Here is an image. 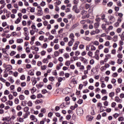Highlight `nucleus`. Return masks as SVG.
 <instances>
[{"instance_id": "nucleus-32", "label": "nucleus", "mask_w": 124, "mask_h": 124, "mask_svg": "<svg viewBox=\"0 0 124 124\" xmlns=\"http://www.w3.org/2000/svg\"><path fill=\"white\" fill-rule=\"evenodd\" d=\"M2 102H5L6 101H7V98L6 96H4L1 99Z\"/></svg>"}, {"instance_id": "nucleus-11", "label": "nucleus", "mask_w": 124, "mask_h": 124, "mask_svg": "<svg viewBox=\"0 0 124 124\" xmlns=\"http://www.w3.org/2000/svg\"><path fill=\"white\" fill-rule=\"evenodd\" d=\"M5 104L7 106L9 105V106H13V102L12 101H7L6 103Z\"/></svg>"}, {"instance_id": "nucleus-40", "label": "nucleus", "mask_w": 124, "mask_h": 124, "mask_svg": "<svg viewBox=\"0 0 124 124\" xmlns=\"http://www.w3.org/2000/svg\"><path fill=\"white\" fill-rule=\"evenodd\" d=\"M66 51L67 52H71V48L70 47H69V46H66Z\"/></svg>"}, {"instance_id": "nucleus-1", "label": "nucleus", "mask_w": 124, "mask_h": 124, "mask_svg": "<svg viewBox=\"0 0 124 124\" xmlns=\"http://www.w3.org/2000/svg\"><path fill=\"white\" fill-rule=\"evenodd\" d=\"M81 14L82 15V19H85V18H89L90 16L88 14V12L87 11L83 10L81 12Z\"/></svg>"}, {"instance_id": "nucleus-3", "label": "nucleus", "mask_w": 124, "mask_h": 124, "mask_svg": "<svg viewBox=\"0 0 124 124\" xmlns=\"http://www.w3.org/2000/svg\"><path fill=\"white\" fill-rule=\"evenodd\" d=\"M73 11L75 12V13H79L80 12V10L78 9L77 5H75L73 7Z\"/></svg>"}, {"instance_id": "nucleus-63", "label": "nucleus", "mask_w": 124, "mask_h": 124, "mask_svg": "<svg viewBox=\"0 0 124 124\" xmlns=\"http://www.w3.org/2000/svg\"><path fill=\"white\" fill-rule=\"evenodd\" d=\"M19 99L16 98L15 99V104H19Z\"/></svg>"}, {"instance_id": "nucleus-27", "label": "nucleus", "mask_w": 124, "mask_h": 124, "mask_svg": "<svg viewBox=\"0 0 124 124\" xmlns=\"http://www.w3.org/2000/svg\"><path fill=\"white\" fill-rule=\"evenodd\" d=\"M8 80H9V82H10L11 84H13L14 83V79H13V78H12V77H10L8 78Z\"/></svg>"}, {"instance_id": "nucleus-19", "label": "nucleus", "mask_w": 124, "mask_h": 124, "mask_svg": "<svg viewBox=\"0 0 124 124\" xmlns=\"http://www.w3.org/2000/svg\"><path fill=\"white\" fill-rule=\"evenodd\" d=\"M16 49L18 52H22L23 51V47L21 46H17Z\"/></svg>"}, {"instance_id": "nucleus-57", "label": "nucleus", "mask_w": 124, "mask_h": 124, "mask_svg": "<svg viewBox=\"0 0 124 124\" xmlns=\"http://www.w3.org/2000/svg\"><path fill=\"white\" fill-rule=\"evenodd\" d=\"M101 28L104 31H105V30H106V24H103L101 25Z\"/></svg>"}, {"instance_id": "nucleus-51", "label": "nucleus", "mask_w": 124, "mask_h": 124, "mask_svg": "<svg viewBox=\"0 0 124 124\" xmlns=\"http://www.w3.org/2000/svg\"><path fill=\"white\" fill-rule=\"evenodd\" d=\"M16 54V51H12L10 53V56L11 57H13V56H14Z\"/></svg>"}, {"instance_id": "nucleus-50", "label": "nucleus", "mask_w": 124, "mask_h": 124, "mask_svg": "<svg viewBox=\"0 0 124 124\" xmlns=\"http://www.w3.org/2000/svg\"><path fill=\"white\" fill-rule=\"evenodd\" d=\"M80 51H79V50H77L75 52V56H79V55H80Z\"/></svg>"}, {"instance_id": "nucleus-37", "label": "nucleus", "mask_w": 124, "mask_h": 124, "mask_svg": "<svg viewBox=\"0 0 124 124\" xmlns=\"http://www.w3.org/2000/svg\"><path fill=\"white\" fill-rule=\"evenodd\" d=\"M13 75L15 77H18V75H19V73H18V72H15L13 73Z\"/></svg>"}, {"instance_id": "nucleus-41", "label": "nucleus", "mask_w": 124, "mask_h": 124, "mask_svg": "<svg viewBox=\"0 0 124 124\" xmlns=\"http://www.w3.org/2000/svg\"><path fill=\"white\" fill-rule=\"evenodd\" d=\"M8 98H9V99L10 100H12V99H13V98H14V97H13V95L11 94H10L9 95H8Z\"/></svg>"}, {"instance_id": "nucleus-59", "label": "nucleus", "mask_w": 124, "mask_h": 124, "mask_svg": "<svg viewBox=\"0 0 124 124\" xmlns=\"http://www.w3.org/2000/svg\"><path fill=\"white\" fill-rule=\"evenodd\" d=\"M104 52L106 54H107V53H109V48H105L104 49Z\"/></svg>"}, {"instance_id": "nucleus-12", "label": "nucleus", "mask_w": 124, "mask_h": 124, "mask_svg": "<svg viewBox=\"0 0 124 124\" xmlns=\"http://www.w3.org/2000/svg\"><path fill=\"white\" fill-rule=\"evenodd\" d=\"M31 81L32 82V84L33 86H35L36 83H37V81H36V78L35 77H32Z\"/></svg>"}, {"instance_id": "nucleus-26", "label": "nucleus", "mask_w": 124, "mask_h": 124, "mask_svg": "<svg viewBox=\"0 0 124 124\" xmlns=\"http://www.w3.org/2000/svg\"><path fill=\"white\" fill-rule=\"evenodd\" d=\"M43 14V13L42 12V10H39L38 11V13H37L38 16H42Z\"/></svg>"}, {"instance_id": "nucleus-36", "label": "nucleus", "mask_w": 124, "mask_h": 124, "mask_svg": "<svg viewBox=\"0 0 124 124\" xmlns=\"http://www.w3.org/2000/svg\"><path fill=\"white\" fill-rule=\"evenodd\" d=\"M70 61H67L65 62V64L66 66H69V65H70Z\"/></svg>"}, {"instance_id": "nucleus-46", "label": "nucleus", "mask_w": 124, "mask_h": 124, "mask_svg": "<svg viewBox=\"0 0 124 124\" xmlns=\"http://www.w3.org/2000/svg\"><path fill=\"white\" fill-rule=\"evenodd\" d=\"M115 101L116 102H121V99L118 96L115 97Z\"/></svg>"}, {"instance_id": "nucleus-58", "label": "nucleus", "mask_w": 124, "mask_h": 124, "mask_svg": "<svg viewBox=\"0 0 124 124\" xmlns=\"http://www.w3.org/2000/svg\"><path fill=\"white\" fill-rule=\"evenodd\" d=\"M81 62H77L76 63V65H77V67H80V66H81Z\"/></svg>"}, {"instance_id": "nucleus-21", "label": "nucleus", "mask_w": 124, "mask_h": 124, "mask_svg": "<svg viewBox=\"0 0 124 124\" xmlns=\"http://www.w3.org/2000/svg\"><path fill=\"white\" fill-rule=\"evenodd\" d=\"M93 44L95 46H98L99 45V42L98 41H94L92 42Z\"/></svg>"}, {"instance_id": "nucleus-5", "label": "nucleus", "mask_w": 124, "mask_h": 124, "mask_svg": "<svg viewBox=\"0 0 124 124\" xmlns=\"http://www.w3.org/2000/svg\"><path fill=\"white\" fill-rule=\"evenodd\" d=\"M79 22H76L74 23L71 27V30H74V29H76V28H77V27L79 26Z\"/></svg>"}, {"instance_id": "nucleus-54", "label": "nucleus", "mask_w": 124, "mask_h": 124, "mask_svg": "<svg viewBox=\"0 0 124 124\" xmlns=\"http://www.w3.org/2000/svg\"><path fill=\"white\" fill-rule=\"evenodd\" d=\"M105 17L106 16L105 15L103 14L101 16V20H102V21H104V22H105Z\"/></svg>"}, {"instance_id": "nucleus-8", "label": "nucleus", "mask_w": 124, "mask_h": 124, "mask_svg": "<svg viewBox=\"0 0 124 124\" xmlns=\"http://www.w3.org/2000/svg\"><path fill=\"white\" fill-rule=\"evenodd\" d=\"M86 119H87L88 122H92L93 119V116L91 115H88L86 116Z\"/></svg>"}, {"instance_id": "nucleus-17", "label": "nucleus", "mask_w": 124, "mask_h": 124, "mask_svg": "<svg viewBox=\"0 0 124 124\" xmlns=\"http://www.w3.org/2000/svg\"><path fill=\"white\" fill-rule=\"evenodd\" d=\"M106 58H105V61H108L109 59H110L111 58V54H108L105 55Z\"/></svg>"}, {"instance_id": "nucleus-14", "label": "nucleus", "mask_w": 124, "mask_h": 124, "mask_svg": "<svg viewBox=\"0 0 124 124\" xmlns=\"http://www.w3.org/2000/svg\"><path fill=\"white\" fill-rule=\"evenodd\" d=\"M25 98L26 97H25V95L23 94L19 95V99L22 101H23V100H25Z\"/></svg>"}, {"instance_id": "nucleus-47", "label": "nucleus", "mask_w": 124, "mask_h": 124, "mask_svg": "<svg viewBox=\"0 0 124 124\" xmlns=\"http://www.w3.org/2000/svg\"><path fill=\"white\" fill-rule=\"evenodd\" d=\"M60 48V45L58 44H56L54 46V49L55 50H58Z\"/></svg>"}, {"instance_id": "nucleus-24", "label": "nucleus", "mask_w": 124, "mask_h": 124, "mask_svg": "<svg viewBox=\"0 0 124 124\" xmlns=\"http://www.w3.org/2000/svg\"><path fill=\"white\" fill-rule=\"evenodd\" d=\"M109 97H111V99H113V96H115V93L111 92L109 93Z\"/></svg>"}, {"instance_id": "nucleus-25", "label": "nucleus", "mask_w": 124, "mask_h": 124, "mask_svg": "<svg viewBox=\"0 0 124 124\" xmlns=\"http://www.w3.org/2000/svg\"><path fill=\"white\" fill-rule=\"evenodd\" d=\"M23 42L24 40H23V39H17L16 40V43L21 44L23 43Z\"/></svg>"}, {"instance_id": "nucleus-20", "label": "nucleus", "mask_w": 124, "mask_h": 124, "mask_svg": "<svg viewBox=\"0 0 124 124\" xmlns=\"http://www.w3.org/2000/svg\"><path fill=\"white\" fill-rule=\"evenodd\" d=\"M63 56L64 57V59H69V54L67 53H65L63 55Z\"/></svg>"}, {"instance_id": "nucleus-60", "label": "nucleus", "mask_w": 124, "mask_h": 124, "mask_svg": "<svg viewBox=\"0 0 124 124\" xmlns=\"http://www.w3.org/2000/svg\"><path fill=\"white\" fill-rule=\"evenodd\" d=\"M48 21H47L46 20H45L44 22H43V25L45 27H46L47 25H48Z\"/></svg>"}, {"instance_id": "nucleus-6", "label": "nucleus", "mask_w": 124, "mask_h": 124, "mask_svg": "<svg viewBox=\"0 0 124 124\" xmlns=\"http://www.w3.org/2000/svg\"><path fill=\"white\" fill-rule=\"evenodd\" d=\"M30 119L31 121H33V122H34L35 123H36L37 122V118L34 116L33 115H31L30 116Z\"/></svg>"}, {"instance_id": "nucleus-33", "label": "nucleus", "mask_w": 124, "mask_h": 124, "mask_svg": "<svg viewBox=\"0 0 124 124\" xmlns=\"http://www.w3.org/2000/svg\"><path fill=\"white\" fill-rule=\"evenodd\" d=\"M96 50V47L93 45H92L91 47V51H95Z\"/></svg>"}, {"instance_id": "nucleus-53", "label": "nucleus", "mask_w": 124, "mask_h": 124, "mask_svg": "<svg viewBox=\"0 0 124 124\" xmlns=\"http://www.w3.org/2000/svg\"><path fill=\"white\" fill-rule=\"evenodd\" d=\"M30 98H31V99H36V96L34 94H32Z\"/></svg>"}, {"instance_id": "nucleus-39", "label": "nucleus", "mask_w": 124, "mask_h": 124, "mask_svg": "<svg viewBox=\"0 0 124 124\" xmlns=\"http://www.w3.org/2000/svg\"><path fill=\"white\" fill-rule=\"evenodd\" d=\"M35 11V8L31 7L30 12H31V13H34Z\"/></svg>"}, {"instance_id": "nucleus-22", "label": "nucleus", "mask_w": 124, "mask_h": 124, "mask_svg": "<svg viewBox=\"0 0 124 124\" xmlns=\"http://www.w3.org/2000/svg\"><path fill=\"white\" fill-rule=\"evenodd\" d=\"M83 39H84V40H86V41H91V40H92L91 38L87 36L83 37Z\"/></svg>"}, {"instance_id": "nucleus-49", "label": "nucleus", "mask_w": 124, "mask_h": 124, "mask_svg": "<svg viewBox=\"0 0 124 124\" xmlns=\"http://www.w3.org/2000/svg\"><path fill=\"white\" fill-rule=\"evenodd\" d=\"M88 56H89V57H93V52L89 51L88 53H87Z\"/></svg>"}, {"instance_id": "nucleus-16", "label": "nucleus", "mask_w": 124, "mask_h": 124, "mask_svg": "<svg viewBox=\"0 0 124 124\" xmlns=\"http://www.w3.org/2000/svg\"><path fill=\"white\" fill-rule=\"evenodd\" d=\"M12 66L11 65H6V70H12Z\"/></svg>"}, {"instance_id": "nucleus-48", "label": "nucleus", "mask_w": 124, "mask_h": 124, "mask_svg": "<svg viewBox=\"0 0 124 124\" xmlns=\"http://www.w3.org/2000/svg\"><path fill=\"white\" fill-rule=\"evenodd\" d=\"M21 22V19L20 18H18L15 22V24H19Z\"/></svg>"}, {"instance_id": "nucleus-45", "label": "nucleus", "mask_w": 124, "mask_h": 124, "mask_svg": "<svg viewBox=\"0 0 124 124\" xmlns=\"http://www.w3.org/2000/svg\"><path fill=\"white\" fill-rule=\"evenodd\" d=\"M51 33L52 34H56L57 33V31L55 29H52L51 31Z\"/></svg>"}, {"instance_id": "nucleus-31", "label": "nucleus", "mask_w": 124, "mask_h": 124, "mask_svg": "<svg viewBox=\"0 0 124 124\" xmlns=\"http://www.w3.org/2000/svg\"><path fill=\"white\" fill-rule=\"evenodd\" d=\"M27 105L29 107H32L33 105L32 102H31V101H29L27 103Z\"/></svg>"}, {"instance_id": "nucleus-10", "label": "nucleus", "mask_w": 124, "mask_h": 124, "mask_svg": "<svg viewBox=\"0 0 124 124\" xmlns=\"http://www.w3.org/2000/svg\"><path fill=\"white\" fill-rule=\"evenodd\" d=\"M31 28L33 31L34 30V31H35L36 32H38V29L36 28V26H35V25H34V24L32 25L31 26Z\"/></svg>"}, {"instance_id": "nucleus-18", "label": "nucleus", "mask_w": 124, "mask_h": 124, "mask_svg": "<svg viewBox=\"0 0 124 124\" xmlns=\"http://www.w3.org/2000/svg\"><path fill=\"white\" fill-rule=\"evenodd\" d=\"M74 42H75V41H73L72 40H71V41L68 42V46H69V47H71V46H72V45H73V43H74Z\"/></svg>"}, {"instance_id": "nucleus-15", "label": "nucleus", "mask_w": 124, "mask_h": 124, "mask_svg": "<svg viewBox=\"0 0 124 124\" xmlns=\"http://www.w3.org/2000/svg\"><path fill=\"white\" fill-rule=\"evenodd\" d=\"M109 21H111V22H115V21H116V18H115V16H111L109 17Z\"/></svg>"}, {"instance_id": "nucleus-52", "label": "nucleus", "mask_w": 124, "mask_h": 124, "mask_svg": "<svg viewBox=\"0 0 124 124\" xmlns=\"http://www.w3.org/2000/svg\"><path fill=\"white\" fill-rule=\"evenodd\" d=\"M54 36L52 35H49L48 36V40H53V39H54Z\"/></svg>"}, {"instance_id": "nucleus-42", "label": "nucleus", "mask_w": 124, "mask_h": 124, "mask_svg": "<svg viewBox=\"0 0 124 124\" xmlns=\"http://www.w3.org/2000/svg\"><path fill=\"white\" fill-rule=\"evenodd\" d=\"M29 110H30V108H29V107H25L24 108V112H29Z\"/></svg>"}, {"instance_id": "nucleus-56", "label": "nucleus", "mask_w": 124, "mask_h": 124, "mask_svg": "<svg viewBox=\"0 0 124 124\" xmlns=\"http://www.w3.org/2000/svg\"><path fill=\"white\" fill-rule=\"evenodd\" d=\"M40 5L41 6H42L43 7L44 6H45V5H46V2H45V1H42V2H41Z\"/></svg>"}, {"instance_id": "nucleus-23", "label": "nucleus", "mask_w": 124, "mask_h": 124, "mask_svg": "<svg viewBox=\"0 0 124 124\" xmlns=\"http://www.w3.org/2000/svg\"><path fill=\"white\" fill-rule=\"evenodd\" d=\"M99 27V22H96L94 24V29H98Z\"/></svg>"}, {"instance_id": "nucleus-44", "label": "nucleus", "mask_w": 124, "mask_h": 124, "mask_svg": "<svg viewBox=\"0 0 124 124\" xmlns=\"http://www.w3.org/2000/svg\"><path fill=\"white\" fill-rule=\"evenodd\" d=\"M36 86L38 87V88H42V87H43V82H40V83Z\"/></svg>"}, {"instance_id": "nucleus-61", "label": "nucleus", "mask_w": 124, "mask_h": 124, "mask_svg": "<svg viewBox=\"0 0 124 124\" xmlns=\"http://www.w3.org/2000/svg\"><path fill=\"white\" fill-rule=\"evenodd\" d=\"M117 58H118V59H123V55L121 53L118 54Z\"/></svg>"}, {"instance_id": "nucleus-9", "label": "nucleus", "mask_w": 124, "mask_h": 124, "mask_svg": "<svg viewBox=\"0 0 124 124\" xmlns=\"http://www.w3.org/2000/svg\"><path fill=\"white\" fill-rule=\"evenodd\" d=\"M43 103V100L40 99V100H37L35 101V104L36 105H38L39 104H42Z\"/></svg>"}, {"instance_id": "nucleus-2", "label": "nucleus", "mask_w": 124, "mask_h": 124, "mask_svg": "<svg viewBox=\"0 0 124 124\" xmlns=\"http://www.w3.org/2000/svg\"><path fill=\"white\" fill-rule=\"evenodd\" d=\"M77 114L78 116H83V114H84L83 108H78L77 109Z\"/></svg>"}, {"instance_id": "nucleus-34", "label": "nucleus", "mask_w": 124, "mask_h": 124, "mask_svg": "<svg viewBox=\"0 0 124 124\" xmlns=\"http://www.w3.org/2000/svg\"><path fill=\"white\" fill-rule=\"evenodd\" d=\"M48 67H49L50 68H52L53 66H54V63L52 62H50L48 64Z\"/></svg>"}, {"instance_id": "nucleus-38", "label": "nucleus", "mask_w": 124, "mask_h": 124, "mask_svg": "<svg viewBox=\"0 0 124 124\" xmlns=\"http://www.w3.org/2000/svg\"><path fill=\"white\" fill-rule=\"evenodd\" d=\"M42 70H45L47 68V66L46 65H43L41 66Z\"/></svg>"}, {"instance_id": "nucleus-55", "label": "nucleus", "mask_w": 124, "mask_h": 124, "mask_svg": "<svg viewBox=\"0 0 124 124\" xmlns=\"http://www.w3.org/2000/svg\"><path fill=\"white\" fill-rule=\"evenodd\" d=\"M17 122H19V123H23L24 122V119L22 118H19L18 119L17 118Z\"/></svg>"}, {"instance_id": "nucleus-4", "label": "nucleus", "mask_w": 124, "mask_h": 124, "mask_svg": "<svg viewBox=\"0 0 124 124\" xmlns=\"http://www.w3.org/2000/svg\"><path fill=\"white\" fill-rule=\"evenodd\" d=\"M71 90V89L69 88H66L63 90V93H64V94H67L68 93H70Z\"/></svg>"}, {"instance_id": "nucleus-43", "label": "nucleus", "mask_w": 124, "mask_h": 124, "mask_svg": "<svg viewBox=\"0 0 124 124\" xmlns=\"http://www.w3.org/2000/svg\"><path fill=\"white\" fill-rule=\"evenodd\" d=\"M79 44H80V42L77 41V42H75V45H74V46L78 48V46Z\"/></svg>"}, {"instance_id": "nucleus-62", "label": "nucleus", "mask_w": 124, "mask_h": 124, "mask_svg": "<svg viewBox=\"0 0 124 124\" xmlns=\"http://www.w3.org/2000/svg\"><path fill=\"white\" fill-rule=\"evenodd\" d=\"M22 115H23V112L22 111H19L17 113V116H18V117H21Z\"/></svg>"}, {"instance_id": "nucleus-35", "label": "nucleus", "mask_w": 124, "mask_h": 124, "mask_svg": "<svg viewBox=\"0 0 124 124\" xmlns=\"http://www.w3.org/2000/svg\"><path fill=\"white\" fill-rule=\"evenodd\" d=\"M43 63H48V62H49V61L47 58H45L43 60Z\"/></svg>"}, {"instance_id": "nucleus-13", "label": "nucleus", "mask_w": 124, "mask_h": 124, "mask_svg": "<svg viewBox=\"0 0 124 124\" xmlns=\"http://www.w3.org/2000/svg\"><path fill=\"white\" fill-rule=\"evenodd\" d=\"M75 37V36H74V34L73 33H70L69 36V38H70L71 40H73V41H75V40H74Z\"/></svg>"}, {"instance_id": "nucleus-29", "label": "nucleus", "mask_w": 124, "mask_h": 124, "mask_svg": "<svg viewBox=\"0 0 124 124\" xmlns=\"http://www.w3.org/2000/svg\"><path fill=\"white\" fill-rule=\"evenodd\" d=\"M114 42H117L118 41V35H115L113 38Z\"/></svg>"}, {"instance_id": "nucleus-28", "label": "nucleus", "mask_w": 124, "mask_h": 124, "mask_svg": "<svg viewBox=\"0 0 124 124\" xmlns=\"http://www.w3.org/2000/svg\"><path fill=\"white\" fill-rule=\"evenodd\" d=\"M123 60H122L121 58H119L117 60V62L118 64H122L123 63Z\"/></svg>"}, {"instance_id": "nucleus-7", "label": "nucleus", "mask_w": 124, "mask_h": 124, "mask_svg": "<svg viewBox=\"0 0 124 124\" xmlns=\"http://www.w3.org/2000/svg\"><path fill=\"white\" fill-rule=\"evenodd\" d=\"M79 60L83 62V63H88V60L83 57H80Z\"/></svg>"}, {"instance_id": "nucleus-30", "label": "nucleus", "mask_w": 124, "mask_h": 124, "mask_svg": "<svg viewBox=\"0 0 124 124\" xmlns=\"http://www.w3.org/2000/svg\"><path fill=\"white\" fill-rule=\"evenodd\" d=\"M107 62V60H105V58L104 59V60H101L100 62V64L101 65H103V64H104V63L105 62Z\"/></svg>"}, {"instance_id": "nucleus-64", "label": "nucleus", "mask_w": 124, "mask_h": 124, "mask_svg": "<svg viewBox=\"0 0 124 124\" xmlns=\"http://www.w3.org/2000/svg\"><path fill=\"white\" fill-rule=\"evenodd\" d=\"M94 58L96 60H97V61L99 60V56L97 54H95Z\"/></svg>"}]
</instances>
